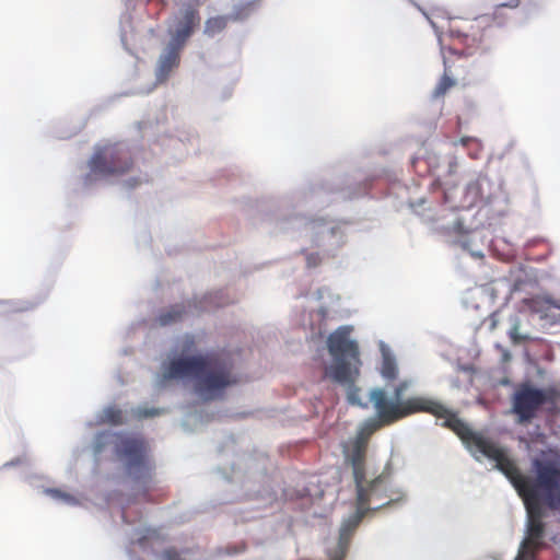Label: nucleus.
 <instances>
[{"label":"nucleus","instance_id":"nucleus-24","mask_svg":"<svg viewBox=\"0 0 560 560\" xmlns=\"http://www.w3.org/2000/svg\"><path fill=\"white\" fill-rule=\"evenodd\" d=\"M326 295L331 300V302L332 301H336V302L339 301V296L332 295L327 288H318L316 290V292H315V298H316L317 301L323 300Z\"/></svg>","mask_w":560,"mask_h":560},{"label":"nucleus","instance_id":"nucleus-4","mask_svg":"<svg viewBox=\"0 0 560 560\" xmlns=\"http://www.w3.org/2000/svg\"><path fill=\"white\" fill-rule=\"evenodd\" d=\"M106 447H110L115 456L121 462L125 472L133 480H144L150 477L147 446L143 440L130 436L122 432L105 430L94 436L92 453L94 460Z\"/></svg>","mask_w":560,"mask_h":560},{"label":"nucleus","instance_id":"nucleus-8","mask_svg":"<svg viewBox=\"0 0 560 560\" xmlns=\"http://www.w3.org/2000/svg\"><path fill=\"white\" fill-rule=\"evenodd\" d=\"M353 327L341 325L327 338V350L332 363L327 369L329 378H340L343 372L360 369V349L358 341L351 338Z\"/></svg>","mask_w":560,"mask_h":560},{"label":"nucleus","instance_id":"nucleus-36","mask_svg":"<svg viewBox=\"0 0 560 560\" xmlns=\"http://www.w3.org/2000/svg\"><path fill=\"white\" fill-rule=\"evenodd\" d=\"M215 471L218 474H220L222 476L223 479H228V476L225 475V472L222 471V469L220 467H217L215 468Z\"/></svg>","mask_w":560,"mask_h":560},{"label":"nucleus","instance_id":"nucleus-37","mask_svg":"<svg viewBox=\"0 0 560 560\" xmlns=\"http://www.w3.org/2000/svg\"><path fill=\"white\" fill-rule=\"evenodd\" d=\"M165 556H166L167 560H180V559H177V558H173L170 551H166Z\"/></svg>","mask_w":560,"mask_h":560},{"label":"nucleus","instance_id":"nucleus-34","mask_svg":"<svg viewBox=\"0 0 560 560\" xmlns=\"http://www.w3.org/2000/svg\"><path fill=\"white\" fill-rule=\"evenodd\" d=\"M137 183H138L137 179L132 178V179L126 180L125 185L127 186L128 189H131L137 185Z\"/></svg>","mask_w":560,"mask_h":560},{"label":"nucleus","instance_id":"nucleus-38","mask_svg":"<svg viewBox=\"0 0 560 560\" xmlns=\"http://www.w3.org/2000/svg\"><path fill=\"white\" fill-rule=\"evenodd\" d=\"M468 140H469V138H467V137H463V138H460V139L458 140V142H459L460 144H466Z\"/></svg>","mask_w":560,"mask_h":560},{"label":"nucleus","instance_id":"nucleus-7","mask_svg":"<svg viewBox=\"0 0 560 560\" xmlns=\"http://www.w3.org/2000/svg\"><path fill=\"white\" fill-rule=\"evenodd\" d=\"M194 340L187 337L180 346L171 349L167 359L161 364V372L153 375V386L155 389H163L166 382L173 380L194 378L201 371L205 358L201 355H190Z\"/></svg>","mask_w":560,"mask_h":560},{"label":"nucleus","instance_id":"nucleus-14","mask_svg":"<svg viewBox=\"0 0 560 560\" xmlns=\"http://www.w3.org/2000/svg\"><path fill=\"white\" fill-rule=\"evenodd\" d=\"M254 4L255 2H236L231 14L209 18L205 23L203 33L208 36H214L226 26L228 21L246 19L254 12Z\"/></svg>","mask_w":560,"mask_h":560},{"label":"nucleus","instance_id":"nucleus-1","mask_svg":"<svg viewBox=\"0 0 560 560\" xmlns=\"http://www.w3.org/2000/svg\"><path fill=\"white\" fill-rule=\"evenodd\" d=\"M446 428L451 429L459 436L465 448L477 462H482L486 458L492 460L494 463L493 468L505 476L522 500L529 498L532 488H534L536 483L537 471H539V469H551V471L555 472L553 478L560 480L559 458L533 459V476H526L510 460L505 448L500 447L478 432L472 431L462 419L451 418L446 422Z\"/></svg>","mask_w":560,"mask_h":560},{"label":"nucleus","instance_id":"nucleus-16","mask_svg":"<svg viewBox=\"0 0 560 560\" xmlns=\"http://www.w3.org/2000/svg\"><path fill=\"white\" fill-rule=\"evenodd\" d=\"M360 369H353L343 372L340 378H330L332 382L339 384L346 389L347 400L351 406L366 408L368 402L362 401L360 397V388L355 385V380L359 376Z\"/></svg>","mask_w":560,"mask_h":560},{"label":"nucleus","instance_id":"nucleus-23","mask_svg":"<svg viewBox=\"0 0 560 560\" xmlns=\"http://www.w3.org/2000/svg\"><path fill=\"white\" fill-rule=\"evenodd\" d=\"M200 418H201V413H200V412H198V411H195L194 413L186 415V416L184 417V419L182 420L180 425H182V428H183L185 431H191V429L188 427V423H189L190 421H192V420L195 421V420H198V419H200Z\"/></svg>","mask_w":560,"mask_h":560},{"label":"nucleus","instance_id":"nucleus-6","mask_svg":"<svg viewBox=\"0 0 560 560\" xmlns=\"http://www.w3.org/2000/svg\"><path fill=\"white\" fill-rule=\"evenodd\" d=\"M382 480V478L374 480L370 485V490H364L361 501H359L358 492L355 491V509L348 516L343 517L339 528V537L337 542L332 547L327 548V556L329 560H343L349 547L350 537L359 526L366 512L382 509L392 502H397L402 499V497H400L399 499L389 500L384 503H380L374 508H371L369 502L374 498L380 499L384 492Z\"/></svg>","mask_w":560,"mask_h":560},{"label":"nucleus","instance_id":"nucleus-9","mask_svg":"<svg viewBox=\"0 0 560 560\" xmlns=\"http://www.w3.org/2000/svg\"><path fill=\"white\" fill-rule=\"evenodd\" d=\"M365 448L366 438L363 435L362 430L358 435L343 446V456L347 464L351 466L353 482L355 491L358 492L359 501L362 500L364 490H370V485L382 478L383 491L386 490L387 478L390 474V465L387 463L382 474L372 476L365 468Z\"/></svg>","mask_w":560,"mask_h":560},{"label":"nucleus","instance_id":"nucleus-17","mask_svg":"<svg viewBox=\"0 0 560 560\" xmlns=\"http://www.w3.org/2000/svg\"><path fill=\"white\" fill-rule=\"evenodd\" d=\"M509 323L510 328L508 329V336L513 345H521L533 339L528 331L522 330V320L517 315H510Z\"/></svg>","mask_w":560,"mask_h":560},{"label":"nucleus","instance_id":"nucleus-40","mask_svg":"<svg viewBox=\"0 0 560 560\" xmlns=\"http://www.w3.org/2000/svg\"><path fill=\"white\" fill-rule=\"evenodd\" d=\"M537 373H538V375L542 376V375H544V373H545V371H544L542 369H540V368H539V369H537Z\"/></svg>","mask_w":560,"mask_h":560},{"label":"nucleus","instance_id":"nucleus-22","mask_svg":"<svg viewBox=\"0 0 560 560\" xmlns=\"http://www.w3.org/2000/svg\"><path fill=\"white\" fill-rule=\"evenodd\" d=\"M455 84V80L451 77L443 75L439 82V84L433 90L432 96L440 97L445 94V92Z\"/></svg>","mask_w":560,"mask_h":560},{"label":"nucleus","instance_id":"nucleus-27","mask_svg":"<svg viewBox=\"0 0 560 560\" xmlns=\"http://www.w3.org/2000/svg\"><path fill=\"white\" fill-rule=\"evenodd\" d=\"M427 202V200L424 198H419L418 200H416L415 202H410L409 206L411 208V210L417 213V214H422L418 209L423 207V205Z\"/></svg>","mask_w":560,"mask_h":560},{"label":"nucleus","instance_id":"nucleus-32","mask_svg":"<svg viewBox=\"0 0 560 560\" xmlns=\"http://www.w3.org/2000/svg\"><path fill=\"white\" fill-rule=\"evenodd\" d=\"M518 4V2H501L499 4V8H511V9H514L516 8Z\"/></svg>","mask_w":560,"mask_h":560},{"label":"nucleus","instance_id":"nucleus-28","mask_svg":"<svg viewBox=\"0 0 560 560\" xmlns=\"http://www.w3.org/2000/svg\"><path fill=\"white\" fill-rule=\"evenodd\" d=\"M306 491V495L311 497V498H314V499H322L323 494H324V491L323 490H318V491H313L312 488L307 487L305 489Z\"/></svg>","mask_w":560,"mask_h":560},{"label":"nucleus","instance_id":"nucleus-11","mask_svg":"<svg viewBox=\"0 0 560 560\" xmlns=\"http://www.w3.org/2000/svg\"><path fill=\"white\" fill-rule=\"evenodd\" d=\"M235 383L230 365L222 360L205 359L203 366L195 377V392L202 400L219 398L224 389Z\"/></svg>","mask_w":560,"mask_h":560},{"label":"nucleus","instance_id":"nucleus-41","mask_svg":"<svg viewBox=\"0 0 560 560\" xmlns=\"http://www.w3.org/2000/svg\"><path fill=\"white\" fill-rule=\"evenodd\" d=\"M120 39H121V43L125 45V34L124 33H121Z\"/></svg>","mask_w":560,"mask_h":560},{"label":"nucleus","instance_id":"nucleus-25","mask_svg":"<svg viewBox=\"0 0 560 560\" xmlns=\"http://www.w3.org/2000/svg\"><path fill=\"white\" fill-rule=\"evenodd\" d=\"M450 229H452V231H454L455 233L457 234H464L466 233V229L464 226V220L458 218L456 219L452 225L450 226Z\"/></svg>","mask_w":560,"mask_h":560},{"label":"nucleus","instance_id":"nucleus-13","mask_svg":"<svg viewBox=\"0 0 560 560\" xmlns=\"http://www.w3.org/2000/svg\"><path fill=\"white\" fill-rule=\"evenodd\" d=\"M120 150L113 145H95L94 153L88 161L90 174L84 177V185L88 186L92 183V176L100 174L108 176L113 174H124L129 171L131 162L124 160L119 156Z\"/></svg>","mask_w":560,"mask_h":560},{"label":"nucleus","instance_id":"nucleus-29","mask_svg":"<svg viewBox=\"0 0 560 560\" xmlns=\"http://www.w3.org/2000/svg\"><path fill=\"white\" fill-rule=\"evenodd\" d=\"M22 462H23V459L18 457L15 459H12V460H9V462L4 463L1 468L2 469H8L10 467H14V466H18V465L22 464Z\"/></svg>","mask_w":560,"mask_h":560},{"label":"nucleus","instance_id":"nucleus-26","mask_svg":"<svg viewBox=\"0 0 560 560\" xmlns=\"http://www.w3.org/2000/svg\"><path fill=\"white\" fill-rule=\"evenodd\" d=\"M413 4H415V7H416L419 11H421V12H422V14L425 16V19L430 22L431 26H432L433 28H435V27H436V25H435V22H434V20H433L435 15H434V14L429 13V11H428V10H425V9H423L421 5H419V4H418V2H413Z\"/></svg>","mask_w":560,"mask_h":560},{"label":"nucleus","instance_id":"nucleus-15","mask_svg":"<svg viewBox=\"0 0 560 560\" xmlns=\"http://www.w3.org/2000/svg\"><path fill=\"white\" fill-rule=\"evenodd\" d=\"M378 349L381 352V377L386 382H393L399 376V365L397 357L392 347L384 340L378 341Z\"/></svg>","mask_w":560,"mask_h":560},{"label":"nucleus","instance_id":"nucleus-19","mask_svg":"<svg viewBox=\"0 0 560 560\" xmlns=\"http://www.w3.org/2000/svg\"><path fill=\"white\" fill-rule=\"evenodd\" d=\"M120 419L121 411L114 406H107L96 415L97 423L108 422L112 424H118L120 423Z\"/></svg>","mask_w":560,"mask_h":560},{"label":"nucleus","instance_id":"nucleus-18","mask_svg":"<svg viewBox=\"0 0 560 560\" xmlns=\"http://www.w3.org/2000/svg\"><path fill=\"white\" fill-rule=\"evenodd\" d=\"M184 313V306L183 305H175L172 308H170L166 312L161 313L156 322L160 326H167L175 322H177Z\"/></svg>","mask_w":560,"mask_h":560},{"label":"nucleus","instance_id":"nucleus-2","mask_svg":"<svg viewBox=\"0 0 560 560\" xmlns=\"http://www.w3.org/2000/svg\"><path fill=\"white\" fill-rule=\"evenodd\" d=\"M529 498L523 500L526 510L524 537L520 542L515 560H532V549L537 548L545 537L544 518L547 511H560V480L553 478L551 469H539Z\"/></svg>","mask_w":560,"mask_h":560},{"label":"nucleus","instance_id":"nucleus-21","mask_svg":"<svg viewBox=\"0 0 560 560\" xmlns=\"http://www.w3.org/2000/svg\"><path fill=\"white\" fill-rule=\"evenodd\" d=\"M135 415L139 419L150 418L162 415L165 409L164 408H154V407H145V406H139L135 410Z\"/></svg>","mask_w":560,"mask_h":560},{"label":"nucleus","instance_id":"nucleus-42","mask_svg":"<svg viewBox=\"0 0 560 560\" xmlns=\"http://www.w3.org/2000/svg\"><path fill=\"white\" fill-rule=\"evenodd\" d=\"M508 383H509V381H508V380H503V381H501V384H503V385H505V384H508Z\"/></svg>","mask_w":560,"mask_h":560},{"label":"nucleus","instance_id":"nucleus-10","mask_svg":"<svg viewBox=\"0 0 560 560\" xmlns=\"http://www.w3.org/2000/svg\"><path fill=\"white\" fill-rule=\"evenodd\" d=\"M556 389L539 388L530 382L522 383L512 396L511 412L516 416L517 423H529L536 418L538 410L546 404H555Z\"/></svg>","mask_w":560,"mask_h":560},{"label":"nucleus","instance_id":"nucleus-35","mask_svg":"<svg viewBox=\"0 0 560 560\" xmlns=\"http://www.w3.org/2000/svg\"><path fill=\"white\" fill-rule=\"evenodd\" d=\"M370 423L372 424V429H374V428H376V425H377V420H375V419H370V420H368V421L365 422V424H366V425H369Z\"/></svg>","mask_w":560,"mask_h":560},{"label":"nucleus","instance_id":"nucleus-12","mask_svg":"<svg viewBox=\"0 0 560 560\" xmlns=\"http://www.w3.org/2000/svg\"><path fill=\"white\" fill-rule=\"evenodd\" d=\"M280 230L305 225L307 232L311 233L312 241L318 246L324 247L327 252L334 250L343 243V232L340 223L328 221L325 219H314L306 222L304 217L295 214L285 221L279 222Z\"/></svg>","mask_w":560,"mask_h":560},{"label":"nucleus","instance_id":"nucleus-20","mask_svg":"<svg viewBox=\"0 0 560 560\" xmlns=\"http://www.w3.org/2000/svg\"><path fill=\"white\" fill-rule=\"evenodd\" d=\"M45 493L49 495L54 501L63 503L66 505L78 504V500L72 494L63 492L59 489L47 488L45 489Z\"/></svg>","mask_w":560,"mask_h":560},{"label":"nucleus","instance_id":"nucleus-31","mask_svg":"<svg viewBox=\"0 0 560 560\" xmlns=\"http://www.w3.org/2000/svg\"><path fill=\"white\" fill-rule=\"evenodd\" d=\"M511 360H512L511 352L508 349H503L501 361L502 362H510Z\"/></svg>","mask_w":560,"mask_h":560},{"label":"nucleus","instance_id":"nucleus-5","mask_svg":"<svg viewBox=\"0 0 560 560\" xmlns=\"http://www.w3.org/2000/svg\"><path fill=\"white\" fill-rule=\"evenodd\" d=\"M200 19L197 10L187 3L172 18L167 33L170 40L158 56L154 69L155 83L161 84L167 81L173 69L178 67L180 60V50L185 47L188 38L199 24Z\"/></svg>","mask_w":560,"mask_h":560},{"label":"nucleus","instance_id":"nucleus-3","mask_svg":"<svg viewBox=\"0 0 560 560\" xmlns=\"http://www.w3.org/2000/svg\"><path fill=\"white\" fill-rule=\"evenodd\" d=\"M411 384L412 382L409 380L401 381L394 388L389 397L386 396L384 388L374 387L370 390V401L376 409V413L381 420L392 422L411 412L424 411L435 417L444 418L442 425L446 427L447 420L458 418L455 412L434 398L411 397L405 400L404 395Z\"/></svg>","mask_w":560,"mask_h":560},{"label":"nucleus","instance_id":"nucleus-33","mask_svg":"<svg viewBox=\"0 0 560 560\" xmlns=\"http://www.w3.org/2000/svg\"><path fill=\"white\" fill-rule=\"evenodd\" d=\"M318 312L322 315V317H326L329 313V307L326 305H320Z\"/></svg>","mask_w":560,"mask_h":560},{"label":"nucleus","instance_id":"nucleus-43","mask_svg":"<svg viewBox=\"0 0 560 560\" xmlns=\"http://www.w3.org/2000/svg\"><path fill=\"white\" fill-rule=\"evenodd\" d=\"M553 306L560 310V304L559 303H555Z\"/></svg>","mask_w":560,"mask_h":560},{"label":"nucleus","instance_id":"nucleus-39","mask_svg":"<svg viewBox=\"0 0 560 560\" xmlns=\"http://www.w3.org/2000/svg\"><path fill=\"white\" fill-rule=\"evenodd\" d=\"M472 255L476 256V257H483V254L482 252L478 250V252H472Z\"/></svg>","mask_w":560,"mask_h":560},{"label":"nucleus","instance_id":"nucleus-30","mask_svg":"<svg viewBox=\"0 0 560 560\" xmlns=\"http://www.w3.org/2000/svg\"><path fill=\"white\" fill-rule=\"evenodd\" d=\"M306 264H307V267H316L318 264L317 256L308 255L306 258Z\"/></svg>","mask_w":560,"mask_h":560}]
</instances>
